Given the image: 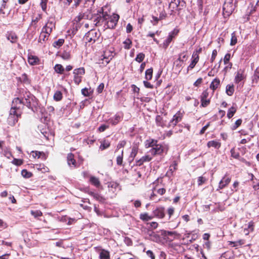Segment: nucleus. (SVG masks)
Listing matches in <instances>:
<instances>
[{"mask_svg": "<svg viewBox=\"0 0 259 259\" xmlns=\"http://www.w3.org/2000/svg\"><path fill=\"white\" fill-rule=\"evenodd\" d=\"M7 38L12 43H15L18 40V37H17V35L14 32H11L7 34Z\"/></svg>", "mask_w": 259, "mask_h": 259, "instance_id": "nucleus-19", "label": "nucleus"}, {"mask_svg": "<svg viewBox=\"0 0 259 259\" xmlns=\"http://www.w3.org/2000/svg\"><path fill=\"white\" fill-rule=\"evenodd\" d=\"M55 27V23L53 20H49L45 26L42 28L43 31L48 34H51L52 30Z\"/></svg>", "mask_w": 259, "mask_h": 259, "instance_id": "nucleus-10", "label": "nucleus"}, {"mask_svg": "<svg viewBox=\"0 0 259 259\" xmlns=\"http://www.w3.org/2000/svg\"><path fill=\"white\" fill-rule=\"evenodd\" d=\"M180 4V0H171L169 6L171 7L173 9L177 8L179 7Z\"/></svg>", "mask_w": 259, "mask_h": 259, "instance_id": "nucleus-36", "label": "nucleus"}, {"mask_svg": "<svg viewBox=\"0 0 259 259\" xmlns=\"http://www.w3.org/2000/svg\"><path fill=\"white\" fill-rule=\"evenodd\" d=\"M152 20H151V23L153 25H156L159 21V19L157 17L152 16Z\"/></svg>", "mask_w": 259, "mask_h": 259, "instance_id": "nucleus-51", "label": "nucleus"}, {"mask_svg": "<svg viewBox=\"0 0 259 259\" xmlns=\"http://www.w3.org/2000/svg\"><path fill=\"white\" fill-rule=\"evenodd\" d=\"M126 144V142L124 141H121L119 142L117 146V149H119L122 147H123Z\"/></svg>", "mask_w": 259, "mask_h": 259, "instance_id": "nucleus-61", "label": "nucleus"}, {"mask_svg": "<svg viewBox=\"0 0 259 259\" xmlns=\"http://www.w3.org/2000/svg\"><path fill=\"white\" fill-rule=\"evenodd\" d=\"M90 182L91 183V184L95 186L98 187L100 185V182L98 178L94 177V176H91L90 177Z\"/></svg>", "mask_w": 259, "mask_h": 259, "instance_id": "nucleus-26", "label": "nucleus"}, {"mask_svg": "<svg viewBox=\"0 0 259 259\" xmlns=\"http://www.w3.org/2000/svg\"><path fill=\"white\" fill-rule=\"evenodd\" d=\"M234 92V85L233 84L232 85L228 84L226 86V92L228 96H232Z\"/></svg>", "mask_w": 259, "mask_h": 259, "instance_id": "nucleus-28", "label": "nucleus"}, {"mask_svg": "<svg viewBox=\"0 0 259 259\" xmlns=\"http://www.w3.org/2000/svg\"><path fill=\"white\" fill-rule=\"evenodd\" d=\"M73 73L75 75L82 76L85 73V69L83 67H80L77 69H75L73 70Z\"/></svg>", "mask_w": 259, "mask_h": 259, "instance_id": "nucleus-25", "label": "nucleus"}, {"mask_svg": "<svg viewBox=\"0 0 259 259\" xmlns=\"http://www.w3.org/2000/svg\"><path fill=\"white\" fill-rule=\"evenodd\" d=\"M82 94L85 97H89L90 96V93L89 92V90L87 88H84L81 90Z\"/></svg>", "mask_w": 259, "mask_h": 259, "instance_id": "nucleus-56", "label": "nucleus"}, {"mask_svg": "<svg viewBox=\"0 0 259 259\" xmlns=\"http://www.w3.org/2000/svg\"><path fill=\"white\" fill-rule=\"evenodd\" d=\"M22 104L21 103L20 99L15 98L12 104V107L10 111L8 118V123L11 126H13L18 121V118L21 117L22 111Z\"/></svg>", "mask_w": 259, "mask_h": 259, "instance_id": "nucleus-1", "label": "nucleus"}, {"mask_svg": "<svg viewBox=\"0 0 259 259\" xmlns=\"http://www.w3.org/2000/svg\"><path fill=\"white\" fill-rule=\"evenodd\" d=\"M67 162L68 164L70 166L71 165L75 166L76 165V161L74 158V155L72 153H69L67 155Z\"/></svg>", "mask_w": 259, "mask_h": 259, "instance_id": "nucleus-23", "label": "nucleus"}, {"mask_svg": "<svg viewBox=\"0 0 259 259\" xmlns=\"http://www.w3.org/2000/svg\"><path fill=\"white\" fill-rule=\"evenodd\" d=\"M231 181V178L225 176L219 183V188L222 189L228 185Z\"/></svg>", "mask_w": 259, "mask_h": 259, "instance_id": "nucleus-13", "label": "nucleus"}, {"mask_svg": "<svg viewBox=\"0 0 259 259\" xmlns=\"http://www.w3.org/2000/svg\"><path fill=\"white\" fill-rule=\"evenodd\" d=\"M104 88V84L103 83H100L97 89V92L98 93L100 94L103 92Z\"/></svg>", "mask_w": 259, "mask_h": 259, "instance_id": "nucleus-50", "label": "nucleus"}, {"mask_svg": "<svg viewBox=\"0 0 259 259\" xmlns=\"http://www.w3.org/2000/svg\"><path fill=\"white\" fill-rule=\"evenodd\" d=\"M102 15L104 20H106L107 19H109L106 22L107 27L110 29L114 28L119 20V16L117 14H113L109 17L107 14H104L103 12H102Z\"/></svg>", "mask_w": 259, "mask_h": 259, "instance_id": "nucleus-2", "label": "nucleus"}, {"mask_svg": "<svg viewBox=\"0 0 259 259\" xmlns=\"http://www.w3.org/2000/svg\"><path fill=\"white\" fill-rule=\"evenodd\" d=\"M206 181V179L203 177H199L198 179V185H201Z\"/></svg>", "mask_w": 259, "mask_h": 259, "instance_id": "nucleus-54", "label": "nucleus"}, {"mask_svg": "<svg viewBox=\"0 0 259 259\" xmlns=\"http://www.w3.org/2000/svg\"><path fill=\"white\" fill-rule=\"evenodd\" d=\"M207 146L208 148L212 147L215 149H219L221 146V143L219 141L212 140L208 141Z\"/></svg>", "mask_w": 259, "mask_h": 259, "instance_id": "nucleus-15", "label": "nucleus"}, {"mask_svg": "<svg viewBox=\"0 0 259 259\" xmlns=\"http://www.w3.org/2000/svg\"><path fill=\"white\" fill-rule=\"evenodd\" d=\"M100 33L94 29H92L87 33L84 37V40L90 42H95L99 37Z\"/></svg>", "mask_w": 259, "mask_h": 259, "instance_id": "nucleus-3", "label": "nucleus"}, {"mask_svg": "<svg viewBox=\"0 0 259 259\" xmlns=\"http://www.w3.org/2000/svg\"><path fill=\"white\" fill-rule=\"evenodd\" d=\"M64 42V40L63 39H59L53 43V46L55 48H59L63 45Z\"/></svg>", "mask_w": 259, "mask_h": 259, "instance_id": "nucleus-40", "label": "nucleus"}, {"mask_svg": "<svg viewBox=\"0 0 259 259\" xmlns=\"http://www.w3.org/2000/svg\"><path fill=\"white\" fill-rule=\"evenodd\" d=\"M48 0H41L40 5L43 11H45L47 9V3Z\"/></svg>", "mask_w": 259, "mask_h": 259, "instance_id": "nucleus-53", "label": "nucleus"}, {"mask_svg": "<svg viewBox=\"0 0 259 259\" xmlns=\"http://www.w3.org/2000/svg\"><path fill=\"white\" fill-rule=\"evenodd\" d=\"M178 33L179 30L175 28L169 33L167 38L163 44V47L164 49H166L168 47V46L172 41L173 38H174L178 34Z\"/></svg>", "mask_w": 259, "mask_h": 259, "instance_id": "nucleus-8", "label": "nucleus"}, {"mask_svg": "<svg viewBox=\"0 0 259 259\" xmlns=\"http://www.w3.org/2000/svg\"><path fill=\"white\" fill-rule=\"evenodd\" d=\"M187 58V55L184 53H182L180 55L179 58L178 59L177 61H180L183 62L185 59Z\"/></svg>", "mask_w": 259, "mask_h": 259, "instance_id": "nucleus-48", "label": "nucleus"}, {"mask_svg": "<svg viewBox=\"0 0 259 259\" xmlns=\"http://www.w3.org/2000/svg\"><path fill=\"white\" fill-rule=\"evenodd\" d=\"M113 57L112 52L106 50L104 52L103 54L101 56V59L99 60V63L102 64L103 65H106L112 60Z\"/></svg>", "mask_w": 259, "mask_h": 259, "instance_id": "nucleus-5", "label": "nucleus"}, {"mask_svg": "<svg viewBox=\"0 0 259 259\" xmlns=\"http://www.w3.org/2000/svg\"><path fill=\"white\" fill-rule=\"evenodd\" d=\"M236 109L233 106L231 107L228 110V111L227 113V117L229 118H231V117H232L233 116V115L235 114V113L236 112Z\"/></svg>", "mask_w": 259, "mask_h": 259, "instance_id": "nucleus-34", "label": "nucleus"}, {"mask_svg": "<svg viewBox=\"0 0 259 259\" xmlns=\"http://www.w3.org/2000/svg\"><path fill=\"white\" fill-rule=\"evenodd\" d=\"M62 98V94L60 91H57L54 95V99L56 101H59L61 100Z\"/></svg>", "mask_w": 259, "mask_h": 259, "instance_id": "nucleus-35", "label": "nucleus"}, {"mask_svg": "<svg viewBox=\"0 0 259 259\" xmlns=\"http://www.w3.org/2000/svg\"><path fill=\"white\" fill-rule=\"evenodd\" d=\"M234 10L232 3H225L223 7V14L224 17H229Z\"/></svg>", "mask_w": 259, "mask_h": 259, "instance_id": "nucleus-6", "label": "nucleus"}, {"mask_svg": "<svg viewBox=\"0 0 259 259\" xmlns=\"http://www.w3.org/2000/svg\"><path fill=\"white\" fill-rule=\"evenodd\" d=\"M242 123V120L241 119H239L237 120L235 123V124L232 126V129L233 130H236L237 127H238Z\"/></svg>", "mask_w": 259, "mask_h": 259, "instance_id": "nucleus-46", "label": "nucleus"}, {"mask_svg": "<svg viewBox=\"0 0 259 259\" xmlns=\"http://www.w3.org/2000/svg\"><path fill=\"white\" fill-rule=\"evenodd\" d=\"M110 146V143L108 142L104 141V142L102 143L101 144V146L100 147V148L102 150H105L107 148H108Z\"/></svg>", "mask_w": 259, "mask_h": 259, "instance_id": "nucleus-45", "label": "nucleus"}, {"mask_svg": "<svg viewBox=\"0 0 259 259\" xmlns=\"http://www.w3.org/2000/svg\"><path fill=\"white\" fill-rule=\"evenodd\" d=\"M21 175L24 178H29L32 175L31 172L28 171L26 169H23L21 171Z\"/></svg>", "mask_w": 259, "mask_h": 259, "instance_id": "nucleus-39", "label": "nucleus"}, {"mask_svg": "<svg viewBox=\"0 0 259 259\" xmlns=\"http://www.w3.org/2000/svg\"><path fill=\"white\" fill-rule=\"evenodd\" d=\"M230 58H231L230 54L227 53L225 55L224 59V62L225 64H227L229 63Z\"/></svg>", "mask_w": 259, "mask_h": 259, "instance_id": "nucleus-52", "label": "nucleus"}, {"mask_svg": "<svg viewBox=\"0 0 259 259\" xmlns=\"http://www.w3.org/2000/svg\"><path fill=\"white\" fill-rule=\"evenodd\" d=\"M39 61V58L35 56L29 55L28 57V62L31 65H35L38 63Z\"/></svg>", "mask_w": 259, "mask_h": 259, "instance_id": "nucleus-14", "label": "nucleus"}, {"mask_svg": "<svg viewBox=\"0 0 259 259\" xmlns=\"http://www.w3.org/2000/svg\"><path fill=\"white\" fill-rule=\"evenodd\" d=\"M237 42V38L236 36L235 33L234 32L231 34V39L230 42L231 46L235 45Z\"/></svg>", "mask_w": 259, "mask_h": 259, "instance_id": "nucleus-41", "label": "nucleus"}, {"mask_svg": "<svg viewBox=\"0 0 259 259\" xmlns=\"http://www.w3.org/2000/svg\"><path fill=\"white\" fill-rule=\"evenodd\" d=\"M100 259H110L109 252L105 250H102L100 253Z\"/></svg>", "mask_w": 259, "mask_h": 259, "instance_id": "nucleus-27", "label": "nucleus"}, {"mask_svg": "<svg viewBox=\"0 0 259 259\" xmlns=\"http://www.w3.org/2000/svg\"><path fill=\"white\" fill-rule=\"evenodd\" d=\"M126 30L127 33H130L133 30V26L130 23L127 25Z\"/></svg>", "mask_w": 259, "mask_h": 259, "instance_id": "nucleus-63", "label": "nucleus"}, {"mask_svg": "<svg viewBox=\"0 0 259 259\" xmlns=\"http://www.w3.org/2000/svg\"><path fill=\"white\" fill-rule=\"evenodd\" d=\"M152 158L149 155H145L141 158L139 160L136 161L137 165L140 166L142 165L145 162L150 161Z\"/></svg>", "mask_w": 259, "mask_h": 259, "instance_id": "nucleus-16", "label": "nucleus"}, {"mask_svg": "<svg viewBox=\"0 0 259 259\" xmlns=\"http://www.w3.org/2000/svg\"><path fill=\"white\" fill-rule=\"evenodd\" d=\"M54 69L55 71L59 74H62L64 71V68L61 64H56L55 66Z\"/></svg>", "mask_w": 259, "mask_h": 259, "instance_id": "nucleus-32", "label": "nucleus"}, {"mask_svg": "<svg viewBox=\"0 0 259 259\" xmlns=\"http://www.w3.org/2000/svg\"><path fill=\"white\" fill-rule=\"evenodd\" d=\"M157 144V141L154 139H149L145 142L146 148L151 147L153 148Z\"/></svg>", "mask_w": 259, "mask_h": 259, "instance_id": "nucleus-21", "label": "nucleus"}, {"mask_svg": "<svg viewBox=\"0 0 259 259\" xmlns=\"http://www.w3.org/2000/svg\"><path fill=\"white\" fill-rule=\"evenodd\" d=\"M50 35V34L47 33L42 29L40 34L39 35L38 41L41 43L45 42L46 40L48 39Z\"/></svg>", "mask_w": 259, "mask_h": 259, "instance_id": "nucleus-22", "label": "nucleus"}, {"mask_svg": "<svg viewBox=\"0 0 259 259\" xmlns=\"http://www.w3.org/2000/svg\"><path fill=\"white\" fill-rule=\"evenodd\" d=\"M178 163L176 161H174L173 163L169 166V171L172 174L174 171L177 169Z\"/></svg>", "mask_w": 259, "mask_h": 259, "instance_id": "nucleus-43", "label": "nucleus"}, {"mask_svg": "<svg viewBox=\"0 0 259 259\" xmlns=\"http://www.w3.org/2000/svg\"><path fill=\"white\" fill-rule=\"evenodd\" d=\"M230 152H231V156L233 158H236V159H238L240 157L239 153L238 152L236 151V150H235L234 148H232Z\"/></svg>", "mask_w": 259, "mask_h": 259, "instance_id": "nucleus-42", "label": "nucleus"}, {"mask_svg": "<svg viewBox=\"0 0 259 259\" xmlns=\"http://www.w3.org/2000/svg\"><path fill=\"white\" fill-rule=\"evenodd\" d=\"M209 125H210V122H208L206 125L203 126L202 128V129L201 130V131H200V135L203 134L204 133V132H205V131L206 130V129L209 127Z\"/></svg>", "mask_w": 259, "mask_h": 259, "instance_id": "nucleus-59", "label": "nucleus"}, {"mask_svg": "<svg viewBox=\"0 0 259 259\" xmlns=\"http://www.w3.org/2000/svg\"><path fill=\"white\" fill-rule=\"evenodd\" d=\"M93 197L99 201H102L104 200V198L98 193H95Z\"/></svg>", "mask_w": 259, "mask_h": 259, "instance_id": "nucleus-57", "label": "nucleus"}, {"mask_svg": "<svg viewBox=\"0 0 259 259\" xmlns=\"http://www.w3.org/2000/svg\"><path fill=\"white\" fill-rule=\"evenodd\" d=\"M147 255L149 256L151 259H155V256L151 250H148L146 252Z\"/></svg>", "mask_w": 259, "mask_h": 259, "instance_id": "nucleus-64", "label": "nucleus"}, {"mask_svg": "<svg viewBox=\"0 0 259 259\" xmlns=\"http://www.w3.org/2000/svg\"><path fill=\"white\" fill-rule=\"evenodd\" d=\"M182 120V115L180 113H177L174 115L171 120H170L168 126L174 127L176 124Z\"/></svg>", "mask_w": 259, "mask_h": 259, "instance_id": "nucleus-11", "label": "nucleus"}, {"mask_svg": "<svg viewBox=\"0 0 259 259\" xmlns=\"http://www.w3.org/2000/svg\"><path fill=\"white\" fill-rule=\"evenodd\" d=\"M154 218L153 215H149L148 213H141L140 215V219L143 221H148L152 220Z\"/></svg>", "mask_w": 259, "mask_h": 259, "instance_id": "nucleus-24", "label": "nucleus"}, {"mask_svg": "<svg viewBox=\"0 0 259 259\" xmlns=\"http://www.w3.org/2000/svg\"><path fill=\"white\" fill-rule=\"evenodd\" d=\"M162 234L165 237H166V236L173 237L174 238H175L176 236H179V235L176 232L168 231H163Z\"/></svg>", "mask_w": 259, "mask_h": 259, "instance_id": "nucleus-29", "label": "nucleus"}, {"mask_svg": "<svg viewBox=\"0 0 259 259\" xmlns=\"http://www.w3.org/2000/svg\"><path fill=\"white\" fill-rule=\"evenodd\" d=\"M122 118V117L119 114H116L114 117L110 118L108 121L112 125L117 124Z\"/></svg>", "mask_w": 259, "mask_h": 259, "instance_id": "nucleus-17", "label": "nucleus"}, {"mask_svg": "<svg viewBox=\"0 0 259 259\" xmlns=\"http://www.w3.org/2000/svg\"><path fill=\"white\" fill-rule=\"evenodd\" d=\"M244 78L243 71L240 70L238 71L235 77V82L238 83L241 81H242Z\"/></svg>", "mask_w": 259, "mask_h": 259, "instance_id": "nucleus-18", "label": "nucleus"}, {"mask_svg": "<svg viewBox=\"0 0 259 259\" xmlns=\"http://www.w3.org/2000/svg\"><path fill=\"white\" fill-rule=\"evenodd\" d=\"M31 214L33 215L35 218L40 217L42 215V213L40 210H31Z\"/></svg>", "mask_w": 259, "mask_h": 259, "instance_id": "nucleus-44", "label": "nucleus"}, {"mask_svg": "<svg viewBox=\"0 0 259 259\" xmlns=\"http://www.w3.org/2000/svg\"><path fill=\"white\" fill-rule=\"evenodd\" d=\"M82 17H83V16H82L81 15H79V16L76 17L75 18V19H74V23H79L80 22V21L81 20V19H82Z\"/></svg>", "mask_w": 259, "mask_h": 259, "instance_id": "nucleus-62", "label": "nucleus"}, {"mask_svg": "<svg viewBox=\"0 0 259 259\" xmlns=\"http://www.w3.org/2000/svg\"><path fill=\"white\" fill-rule=\"evenodd\" d=\"M220 80L219 78H215L214 79L210 84V89L212 90L213 91L215 90L220 85Z\"/></svg>", "mask_w": 259, "mask_h": 259, "instance_id": "nucleus-20", "label": "nucleus"}, {"mask_svg": "<svg viewBox=\"0 0 259 259\" xmlns=\"http://www.w3.org/2000/svg\"><path fill=\"white\" fill-rule=\"evenodd\" d=\"M124 48L125 49H130L131 48V46L132 44V41L131 39L126 38L124 41Z\"/></svg>", "mask_w": 259, "mask_h": 259, "instance_id": "nucleus-33", "label": "nucleus"}, {"mask_svg": "<svg viewBox=\"0 0 259 259\" xmlns=\"http://www.w3.org/2000/svg\"><path fill=\"white\" fill-rule=\"evenodd\" d=\"M123 150H122L121 154L120 155H119L118 156H117V157L116 158V163H117V164L118 165H122V160H123Z\"/></svg>", "mask_w": 259, "mask_h": 259, "instance_id": "nucleus-38", "label": "nucleus"}, {"mask_svg": "<svg viewBox=\"0 0 259 259\" xmlns=\"http://www.w3.org/2000/svg\"><path fill=\"white\" fill-rule=\"evenodd\" d=\"M144 58L145 54L143 53H140L137 55V57L135 58V60L139 63H141L143 61Z\"/></svg>", "mask_w": 259, "mask_h": 259, "instance_id": "nucleus-37", "label": "nucleus"}, {"mask_svg": "<svg viewBox=\"0 0 259 259\" xmlns=\"http://www.w3.org/2000/svg\"><path fill=\"white\" fill-rule=\"evenodd\" d=\"M166 14L165 11H162L160 12L159 17L158 18L159 19V20H161L165 19V18L166 17Z\"/></svg>", "mask_w": 259, "mask_h": 259, "instance_id": "nucleus-58", "label": "nucleus"}, {"mask_svg": "<svg viewBox=\"0 0 259 259\" xmlns=\"http://www.w3.org/2000/svg\"><path fill=\"white\" fill-rule=\"evenodd\" d=\"M165 150L166 152L167 151V148L161 144H157L153 148H151L149 152L153 155H160L163 153Z\"/></svg>", "mask_w": 259, "mask_h": 259, "instance_id": "nucleus-7", "label": "nucleus"}, {"mask_svg": "<svg viewBox=\"0 0 259 259\" xmlns=\"http://www.w3.org/2000/svg\"><path fill=\"white\" fill-rule=\"evenodd\" d=\"M217 55V51L216 50H213L212 53L211 57L210 58V62H213L215 59V57Z\"/></svg>", "mask_w": 259, "mask_h": 259, "instance_id": "nucleus-55", "label": "nucleus"}, {"mask_svg": "<svg viewBox=\"0 0 259 259\" xmlns=\"http://www.w3.org/2000/svg\"><path fill=\"white\" fill-rule=\"evenodd\" d=\"M143 83L144 84V86L149 89H152L153 88V85H152L150 82H148L147 81H144Z\"/></svg>", "mask_w": 259, "mask_h": 259, "instance_id": "nucleus-60", "label": "nucleus"}, {"mask_svg": "<svg viewBox=\"0 0 259 259\" xmlns=\"http://www.w3.org/2000/svg\"><path fill=\"white\" fill-rule=\"evenodd\" d=\"M154 216L162 219L165 216L164 208L162 207L157 208L153 210Z\"/></svg>", "mask_w": 259, "mask_h": 259, "instance_id": "nucleus-12", "label": "nucleus"}, {"mask_svg": "<svg viewBox=\"0 0 259 259\" xmlns=\"http://www.w3.org/2000/svg\"><path fill=\"white\" fill-rule=\"evenodd\" d=\"M108 128H109V125H106V124H102L99 126V127L98 128V131L100 132H103Z\"/></svg>", "mask_w": 259, "mask_h": 259, "instance_id": "nucleus-49", "label": "nucleus"}, {"mask_svg": "<svg viewBox=\"0 0 259 259\" xmlns=\"http://www.w3.org/2000/svg\"><path fill=\"white\" fill-rule=\"evenodd\" d=\"M20 102L22 104V108L24 105H25L28 108L33 110V108L36 107L38 105L37 100L34 96H30L29 98L27 99L26 101H22L20 99Z\"/></svg>", "mask_w": 259, "mask_h": 259, "instance_id": "nucleus-4", "label": "nucleus"}, {"mask_svg": "<svg viewBox=\"0 0 259 259\" xmlns=\"http://www.w3.org/2000/svg\"><path fill=\"white\" fill-rule=\"evenodd\" d=\"M138 151V148L136 146H134L132 148V152L131 153L129 159L131 160H133L134 158L136 157V155L137 154Z\"/></svg>", "mask_w": 259, "mask_h": 259, "instance_id": "nucleus-30", "label": "nucleus"}, {"mask_svg": "<svg viewBox=\"0 0 259 259\" xmlns=\"http://www.w3.org/2000/svg\"><path fill=\"white\" fill-rule=\"evenodd\" d=\"M209 92L206 89L204 91L201 95V105L203 107H207L210 103V99L208 98Z\"/></svg>", "mask_w": 259, "mask_h": 259, "instance_id": "nucleus-9", "label": "nucleus"}, {"mask_svg": "<svg viewBox=\"0 0 259 259\" xmlns=\"http://www.w3.org/2000/svg\"><path fill=\"white\" fill-rule=\"evenodd\" d=\"M153 74V69L152 68L148 69L145 72V78L147 80L152 79Z\"/></svg>", "mask_w": 259, "mask_h": 259, "instance_id": "nucleus-31", "label": "nucleus"}, {"mask_svg": "<svg viewBox=\"0 0 259 259\" xmlns=\"http://www.w3.org/2000/svg\"><path fill=\"white\" fill-rule=\"evenodd\" d=\"M82 76L74 75L73 80L76 84H79L81 81Z\"/></svg>", "mask_w": 259, "mask_h": 259, "instance_id": "nucleus-47", "label": "nucleus"}]
</instances>
